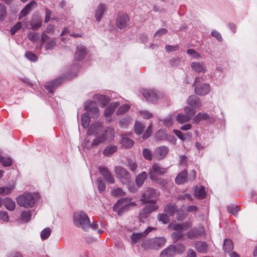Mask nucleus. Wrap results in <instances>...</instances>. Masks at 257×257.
<instances>
[{
	"instance_id": "obj_16",
	"label": "nucleus",
	"mask_w": 257,
	"mask_h": 257,
	"mask_svg": "<svg viewBox=\"0 0 257 257\" xmlns=\"http://www.w3.org/2000/svg\"><path fill=\"white\" fill-rule=\"evenodd\" d=\"M89 136H87L82 144V146L83 148L87 149H90L93 147H96L100 145L97 137L91 140L89 138Z\"/></svg>"
},
{
	"instance_id": "obj_44",
	"label": "nucleus",
	"mask_w": 257,
	"mask_h": 257,
	"mask_svg": "<svg viewBox=\"0 0 257 257\" xmlns=\"http://www.w3.org/2000/svg\"><path fill=\"white\" fill-rule=\"evenodd\" d=\"M117 150L115 146L110 145L106 147L103 151V154L106 157L111 156Z\"/></svg>"
},
{
	"instance_id": "obj_17",
	"label": "nucleus",
	"mask_w": 257,
	"mask_h": 257,
	"mask_svg": "<svg viewBox=\"0 0 257 257\" xmlns=\"http://www.w3.org/2000/svg\"><path fill=\"white\" fill-rule=\"evenodd\" d=\"M62 78H58L54 81L47 83L45 85V87L49 93H52L53 92L54 90L62 83Z\"/></svg>"
},
{
	"instance_id": "obj_48",
	"label": "nucleus",
	"mask_w": 257,
	"mask_h": 257,
	"mask_svg": "<svg viewBox=\"0 0 257 257\" xmlns=\"http://www.w3.org/2000/svg\"><path fill=\"white\" fill-rule=\"evenodd\" d=\"M184 110L185 114H186L190 119H191L196 113L195 108H193V107L191 108L190 106L185 107Z\"/></svg>"
},
{
	"instance_id": "obj_22",
	"label": "nucleus",
	"mask_w": 257,
	"mask_h": 257,
	"mask_svg": "<svg viewBox=\"0 0 257 257\" xmlns=\"http://www.w3.org/2000/svg\"><path fill=\"white\" fill-rule=\"evenodd\" d=\"M102 127V123L99 122H97L94 123H92L89 128L87 130V135H97L98 133L101 130Z\"/></svg>"
},
{
	"instance_id": "obj_54",
	"label": "nucleus",
	"mask_w": 257,
	"mask_h": 257,
	"mask_svg": "<svg viewBox=\"0 0 257 257\" xmlns=\"http://www.w3.org/2000/svg\"><path fill=\"white\" fill-rule=\"evenodd\" d=\"M167 213L159 214L158 215V219L159 221H162L164 224H167L170 221L169 217Z\"/></svg>"
},
{
	"instance_id": "obj_51",
	"label": "nucleus",
	"mask_w": 257,
	"mask_h": 257,
	"mask_svg": "<svg viewBox=\"0 0 257 257\" xmlns=\"http://www.w3.org/2000/svg\"><path fill=\"white\" fill-rule=\"evenodd\" d=\"M130 108V106L128 104H123L121 106H120L118 109L117 110L116 112V114L117 115H120L123 113H125L128 110V109Z\"/></svg>"
},
{
	"instance_id": "obj_58",
	"label": "nucleus",
	"mask_w": 257,
	"mask_h": 257,
	"mask_svg": "<svg viewBox=\"0 0 257 257\" xmlns=\"http://www.w3.org/2000/svg\"><path fill=\"white\" fill-rule=\"evenodd\" d=\"M131 121V118L129 117L121 118L119 121V125L122 127H125Z\"/></svg>"
},
{
	"instance_id": "obj_56",
	"label": "nucleus",
	"mask_w": 257,
	"mask_h": 257,
	"mask_svg": "<svg viewBox=\"0 0 257 257\" xmlns=\"http://www.w3.org/2000/svg\"><path fill=\"white\" fill-rule=\"evenodd\" d=\"M28 38L31 41L36 42L39 38V36L37 33L30 32L28 34Z\"/></svg>"
},
{
	"instance_id": "obj_10",
	"label": "nucleus",
	"mask_w": 257,
	"mask_h": 257,
	"mask_svg": "<svg viewBox=\"0 0 257 257\" xmlns=\"http://www.w3.org/2000/svg\"><path fill=\"white\" fill-rule=\"evenodd\" d=\"M41 44L39 48L41 49L42 45L45 44V48L46 50H52L56 45V42L54 38H50L45 32L41 34Z\"/></svg>"
},
{
	"instance_id": "obj_45",
	"label": "nucleus",
	"mask_w": 257,
	"mask_h": 257,
	"mask_svg": "<svg viewBox=\"0 0 257 257\" xmlns=\"http://www.w3.org/2000/svg\"><path fill=\"white\" fill-rule=\"evenodd\" d=\"M90 117L87 113H83L81 116V125L84 128H87L90 124Z\"/></svg>"
},
{
	"instance_id": "obj_2",
	"label": "nucleus",
	"mask_w": 257,
	"mask_h": 257,
	"mask_svg": "<svg viewBox=\"0 0 257 257\" xmlns=\"http://www.w3.org/2000/svg\"><path fill=\"white\" fill-rule=\"evenodd\" d=\"M38 197L36 193L25 192L17 198L18 204L25 208L33 207L35 203V199Z\"/></svg>"
},
{
	"instance_id": "obj_18",
	"label": "nucleus",
	"mask_w": 257,
	"mask_h": 257,
	"mask_svg": "<svg viewBox=\"0 0 257 257\" xmlns=\"http://www.w3.org/2000/svg\"><path fill=\"white\" fill-rule=\"evenodd\" d=\"M99 171L108 183L113 184L114 183V178L108 171L107 168L100 166L99 167Z\"/></svg>"
},
{
	"instance_id": "obj_14",
	"label": "nucleus",
	"mask_w": 257,
	"mask_h": 257,
	"mask_svg": "<svg viewBox=\"0 0 257 257\" xmlns=\"http://www.w3.org/2000/svg\"><path fill=\"white\" fill-rule=\"evenodd\" d=\"M153 229L154 228L153 227L150 226L143 232L133 233L130 237L132 244H134L137 243L140 239L148 234V233Z\"/></svg>"
},
{
	"instance_id": "obj_13",
	"label": "nucleus",
	"mask_w": 257,
	"mask_h": 257,
	"mask_svg": "<svg viewBox=\"0 0 257 257\" xmlns=\"http://www.w3.org/2000/svg\"><path fill=\"white\" fill-rule=\"evenodd\" d=\"M129 18L125 14H118L116 18V26L122 29L128 26Z\"/></svg>"
},
{
	"instance_id": "obj_9",
	"label": "nucleus",
	"mask_w": 257,
	"mask_h": 257,
	"mask_svg": "<svg viewBox=\"0 0 257 257\" xmlns=\"http://www.w3.org/2000/svg\"><path fill=\"white\" fill-rule=\"evenodd\" d=\"M202 81L201 77H197L195 80L194 84L196 85L194 91L196 94L199 95H205L210 91V86L208 84L204 83L203 84H197L198 83Z\"/></svg>"
},
{
	"instance_id": "obj_5",
	"label": "nucleus",
	"mask_w": 257,
	"mask_h": 257,
	"mask_svg": "<svg viewBox=\"0 0 257 257\" xmlns=\"http://www.w3.org/2000/svg\"><path fill=\"white\" fill-rule=\"evenodd\" d=\"M166 240L164 237H156L144 240L142 246L145 249H159L162 247L166 243Z\"/></svg>"
},
{
	"instance_id": "obj_36",
	"label": "nucleus",
	"mask_w": 257,
	"mask_h": 257,
	"mask_svg": "<svg viewBox=\"0 0 257 257\" xmlns=\"http://www.w3.org/2000/svg\"><path fill=\"white\" fill-rule=\"evenodd\" d=\"M173 132L181 140L183 141L186 140L190 141L192 137L191 134L190 133L183 134L181 131L177 130H174Z\"/></svg>"
},
{
	"instance_id": "obj_37",
	"label": "nucleus",
	"mask_w": 257,
	"mask_h": 257,
	"mask_svg": "<svg viewBox=\"0 0 257 257\" xmlns=\"http://www.w3.org/2000/svg\"><path fill=\"white\" fill-rule=\"evenodd\" d=\"M149 175L150 179L162 186H165L167 183V181L163 178H157L155 175L152 173V171H149Z\"/></svg>"
},
{
	"instance_id": "obj_35",
	"label": "nucleus",
	"mask_w": 257,
	"mask_h": 257,
	"mask_svg": "<svg viewBox=\"0 0 257 257\" xmlns=\"http://www.w3.org/2000/svg\"><path fill=\"white\" fill-rule=\"evenodd\" d=\"M94 99L102 106L105 105L110 100L108 96L100 94L95 95L94 96Z\"/></svg>"
},
{
	"instance_id": "obj_29",
	"label": "nucleus",
	"mask_w": 257,
	"mask_h": 257,
	"mask_svg": "<svg viewBox=\"0 0 257 257\" xmlns=\"http://www.w3.org/2000/svg\"><path fill=\"white\" fill-rule=\"evenodd\" d=\"M187 170L186 169L184 170L182 172H181L175 178V183L177 184H182L187 182Z\"/></svg>"
},
{
	"instance_id": "obj_50",
	"label": "nucleus",
	"mask_w": 257,
	"mask_h": 257,
	"mask_svg": "<svg viewBox=\"0 0 257 257\" xmlns=\"http://www.w3.org/2000/svg\"><path fill=\"white\" fill-rule=\"evenodd\" d=\"M111 194L116 197H122L125 195V193L121 188H117L111 191Z\"/></svg>"
},
{
	"instance_id": "obj_61",
	"label": "nucleus",
	"mask_w": 257,
	"mask_h": 257,
	"mask_svg": "<svg viewBox=\"0 0 257 257\" xmlns=\"http://www.w3.org/2000/svg\"><path fill=\"white\" fill-rule=\"evenodd\" d=\"M187 53L192 56L195 59H199L201 58V55L196 52L194 49H189L187 50Z\"/></svg>"
},
{
	"instance_id": "obj_1",
	"label": "nucleus",
	"mask_w": 257,
	"mask_h": 257,
	"mask_svg": "<svg viewBox=\"0 0 257 257\" xmlns=\"http://www.w3.org/2000/svg\"><path fill=\"white\" fill-rule=\"evenodd\" d=\"M191 227L192 224L190 222H185L182 223L175 224L173 223L170 224L168 227L177 231L173 232L171 234V237L173 242H176L178 240L182 238L184 236L183 231Z\"/></svg>"
},
{
	"instance_id": "obj_59",
	"label": "nucleus",
	"mask_w": 257,
	"mask_h": 257,
	"mask_svg": "<svg viewBox=\"0 0 257 257\" xmlns=\"http://www.w3.org/2000/svg\"><path fill=\"white\" fill-rule=\"evenodd\" d=\"M164 125L166 126H170L172 124L173 116L172 114H169L163 120Z\"/></svg>"
},
{
	"instance_id": "obj_41",
	"label": "nucleus",
	"mask_w": 257,
	"mask_h": 257,
	"mask_svg": "<svg viewBox=\"0 0 257 257\" xmlns=\"http://www.w3.org/2000/svg\"><path fill=\"white\" fill-rule=\"evenodd\" d=\"M224 250L228 253H230L233 249V243L231 240L226 239L224 241L223 246Z\"/></svg>"
},
{
	"instance_id": "obj_55",
	"label": "nucleus",
	"mask_w": 257,
	"mask_h": 257,
	"mask_svg": "<svg viewBox=\"0 0 257 257\" xmlns=\"http://www.w3.org/2000/svg\"><path fill=\"white\" fill-rule=\"evenodd\" d=\"M3 187L4 195H8L10 194L14 190L15 188V183H13Z\"/></svg>"
},
{
	"instance_id": "obj_6",
	"label": "nucleus",
	"mask_w": 257,
	"mask_h": 257,
	"mask_svg": "<svg viewBox=\"0 0 257 257\" xmlns=\"http://www.w3.org/2000/svg\"><path fill=\"white\" fill-rule=\"evenodd\" d=\"M159 197V193L152 188H148L142 194L141 201L143 204H156Z\"/></svg>"
},
{
	"instance_id": "obj_49",
	"label": "nucleus",
	"mask_w": 257,
	"mask_h": 257,
	"mask_svg": "<svg viewBox=\"0 0 257 257\" xmlns=\"http://www.w3.org/2000/svg\"><path fill=\"white\" fill-rule=\"evenodd\" d=\"M51 233V230L50 228L47 227L44 229L41 232V237L42 240L47 239Z\"/></svg>"
},
{
	"instance_id": "obj_60",
	"label": "nucleus",
	"mask_w": 257,
	"mask_h": 257,
	"mask_svg": "<svg viewBox=\"0 0 257 257\" xmlns=\"http://www.w3.org/2000/svg\"><path fill=\"white\" fill-rule=\"evenodd\" d=\"M12 160L10 157H3V161L1 162L2 165L5 167L11 166L12 164Z\"/></svg>"
},
{
	"instance_id": "obj_4",
	"label": "nucleus",
	"mask_w": 257,
	"mask_h": 257,
	"mask_svg": "<svg viewBox=\"0 0 257 257\" xmlns=\"http://www.w3.org/2000/svg\"><path fill=\"white\" fill-rule=\"evenodd\" d=\"M136 205V203L131 202L130 199L124 198L117 200L113 207V210L117 212L118 215L121 216L128 208Z\"/></svg>"
},
{
	"instance_id": "obj_39",
	"label": "nucleus",
	"mask_w": 257,
	"mask_h": 257,
	"mask_svg": "<svg viewBox=\"0 0 257 257\" xmlns=\"http://www.w3.org/2000/svg\"><path fill=\"white\" fill-rule=\"evenodd\" d=\"M209 116L207 113L205 112H199L193 118V121L195 123H198L200 121L208 119Z\"/></svg>"
},
{
	"instance_id": "obj_32",
	"label": "nucleus",
	"mask_w": 257,
	"mask_h": 257,
	"mask_svg": "<svg viewBox=\"0 0 257 257\" xmlns=\"http://www.w3.org/2000/svg\"><path fill=\"white\" fill-rule=\"evenodd\" d=\"M34 5H36V2L35 1L31 2L30 3L27 4L21 11L19 19H20L23 17L26 16L31 11L32 7Z\"/></svg>"
},
{
	"instance_id": "obj_15",
	"label": "nucleus",
	"mask_w": 257,
	"mask_h": 257,
	"mask_svg": "<svg viewBox=\"0 0 257 257\" xmlns=\"http://www.w3.org/2000/svg\"><path fill=\"white\" fill-rule=\"evenodd\" d=\"M204 232L203 227H194L190 229L186 233L188 238L193 239L202 235Z\"/></svg>"
},
{
	"instance_id": "obj_42",
	"label": "nucleus",
	"mask_w": 257,
	"mask_h": 257,
	"mask_svg": "<svg viewBox=\"0 0 257 257\" xmlns=\"http://www.w3.org/2000/svg\"><path fill=\"white\" fill-rule=\"evenodd\" d=\"M147 173L146 172H143L141 174L136 177V182L139 187H141L143 185L145 180L147 177Z\"/></svg>"
},
{
	"instance_id": "obj_7",
	"label": "nucleus",
	"mask_w": 257,
	"mask_h": 257,
	"mask_svg": "<svg viewBox=\"0 0 257 257\" xmlns=\"http://www.w3.org/2000/svg\"><path fill=\"white\" fill-rule=\"evenodd\" d=\"M114 170L116 177L122 184L127 185L130 184L131 182V176L126 169L120 166H117L115 168Z\"/></svg>"
},
{
	"instance_id": "obj_25",
	"label": "nucleus",
	"mask_w": 257,
	"mask_h": 257,
	"mask_svg": "<svg viewBox=\"0 0 257 257\" xmlns=\"http://www.w3.org/2000/svg\"><path fill=\"white\" fill-rule=\"evenodd\" d=\"M192 70L197 73H205L206 69L203 62H193L191 65Z\"/></svg>"
},
{
	"instance_id": "obj_40",
	"label": "nucleus",
	"mask_w": 257,
	"mask_h": 257,
	"mask_svg": "<svg viewBox=\"0 0 257 257\" xmlns=\"http://www.w3.org/2000/svg\"><path fill=\"white\" fill-rule=\"evenodd\" d=\"M195 196L196 198L199 199H203L206 196V192L205 191V188L203 186H200L199 188L197 187H195Z\"/></svg>"
},
{
	"instance_id": "obj_8",
	"label": "nucleus",
	"mask_w": 257,
	"mask_h": 257,
	"mask_svg": "<svg viewBox=\"0 0 257 257\" xmlns=\"http://www.w3.org/2000/svg\"><path fill=\"white\" fill-rule=\"evenodd\" d=\"M115 132L113 128L107 127L102 133L96 137L99 143V144L104 143L105 142H110L114 139Z\"/></svg>"
},
{
	"instance_id": "obj_57",
	"label": "nucleus",
	"mask_w": 257,
	"mask_h": 257,
	"mask_svg": "<svg viewBox=\"0 0 257 257\" xmlns=\"http://www.w3.org/2000/svg\"><path fill=\"white\" fill-rule=\"evenodd\" d=\"M98 183V188L99 193H103L105 190V185L104 182L102 181L100 178H98L97 180Z\"/></svg>"
},
{
	"instance_id": "obj_64",
	"label": "nucleus",
	"mask_w": 257,
	"mask_h": 257,
	"mask_svg": "<svg viewBox=\"0 0 257 257\" xmlns=\"http://www.w3.org/2000/svg\"><path fill=\"white\" fill-rule=\"evenodd\" d=\"M227 210L229 213L233 214L236 216L238 211V207L235 205H230L227 207Z\"/></svg>"
},
{
	"instance_id": "obj_26",
	"label": "nucleus",
	"mask_w": 257,
	"mask_h": 257,
	"mask_svg": "<svg viewBox=\"0 0 257 257\" xmlns=\"http://www.w3.org/2000/svg\"><path fill=\"white\" fill-rule=\"evenodd\" d=\"M150 171H152L154 175L156 174L159 175H162L167 172L168 168L162 167L159 164L155 163L153 165L152 169H150Z\"/></svg>"
},
{
	"instance_id": "obj_34",
	"label": "nucleus",
	"mask_w": 257,
	"mask_h": 257,
	"mask_svg": "<svg viewBox=\"0 0 257 257\" xmlns=\"http://www.w3.org/2000/svg\"><path fill=\"white\" fill-rule=\"evenodd\" d=\"M179 210L175 205L169 204L167 205L164 208V212L169 216H172L174 215L175 212H178Z\"/></svg>"
},
{
	"instance_id": "obj_62",
	"label": "nucleus",
	"mask_w": 257,
	"mask_h": 257,
	"mask_svg": "<svg viewBox=\"0 0 257 257\" xmlns=\"http://www.w3.org/2000/svg\"><path fill=\"white\" fill-rule=\"evenodd\" d=\"M22 27L21 22H18L11 29L10 32L12 35H14L19 29Z\"/></svg>"
},
{
	"instance_id": "obj_43",
	"label": "nucleus",
	"mask_w": 257,
	"mask_h": 257,
	"mask_svg": "<svg viewBox=\"0 0 257 257\" xmlns=\"http://www.w3.org/2000/svg\"><path fill=\"white\" fill-rule=\"evenodd\" d=\"M31 211H25L22 212L20 216V220L23 223L29 222L31 218Z\"/></svg>"
},
{
	"instance_id": "obj_28",
	"label": "nucleus",
	"mask_w": 257,
	"mask_h": 257,
	"mask_svg": "<svg viewBox=\"0 0 257 257\" xmlns=\"http://www.w3.org/2000/svg\"><path fill=\"white\" fill-rule=\"evenodd\" d=\"M119 105L118 101L111 102L105 108L104 111V115L105 117H109L113 113L115 109Z\"/></svg>"
},
{
	"instance_id": "obj_12",
	"label": "nucleus",
	"mask_w": 257,
	"mask_h": 257,
	"mask_svg": "<svg viewBox=\"0 0 257 257\" xmlns=\"http://www.w3.org/2000/svg\"><path fill=\"white\" fill-rule=\"evenodd\" d=\"M158 209V206L156 204H150L149 205H147L143 209V210L139 214L140 220L142 222H144L145 219L148 217L150 213L157 210Z\"/></svg>"
},
{
	"instance_id": "obj_33",
	"label": "nucleus",
	"mask_w": 257,
	"mask_h": 257,
	"mask_svg": "<svg viewBox=\"0 0 257 257\" xmlns=\"http://www.w3.org/2000/svg\"><path fill=\"white\" fill-rule=\"evenodd\" d=\"M120 144L125 148H131L134 146V142L126 135H122Z\"/></svg>"
},
{
	"instance_id": "obj_53",
	"label": "nucleus",
	"mask_w": 257,
	"mask_h": 257,
	"mask_svg": "<svg viewBox=\"0 0 257 257\" xmlns=\"http://www.w3.org/2000/svg\"><path fill=\"white\" fill-rule=\"evenodd\" d=\"M144 128V126L141 123L139 122H136L135 125V132L136 134L140 135L142 133Z\"/></svg>"
},
{
	"instance_id": "obj_20",
	"label": "nucleus",
	"mask_w": 257,
	"mask_h": 257,
	"mask_svg": "<svg viewBox=\"0 0 257 257\" xmlns=\"http://www.w3.org/2000/svg\"><path fill=\"white\" fill-rule=\"evenodd\" d=\"M87 53L86 48L83 46H80L76 48L74 58L76 61H81L83 60Z\"/></svg>"
},
{
	"instance_id": "obj_11",
	"label": "nucleus",
	"mask_w": 257,
	"mask_h": 257,
	"mask_svg": "<svg viewBox=\"0 0 257 257\" xmlns=\"http://www.w3.org/2000/svg\"><path fill=\"white\" fill-rule=\"evenodd\" d=\"M84 109L92 117H97L99 116V110L93 101H87L84 105Z\"/></svg>"
},
{
	"instance_id": "obj_27",
	"label": "nucleus",
	"mask_w": 257,
	"mask_h": 257,
	"mask_svg": "<svg viewBox=\"0 0 257 257\" xmlns=\"http://www.w3.org/2000/svg\"><path fill=\"white\" fill-rule=\"evenodd\" d=\"M106 6L104 4H100L98 6L95 13V18L97 22H99L101 20L106 11Z\"/></svg>"
},
{
	"instance_id": "obj_19",
	"label": "nucleus",
	"mask_w": 257,
	"mask_h": 257,
	"mask_svg": "<svg viewBox=\"0 0 257 257\" xmlns=\"http://www.w3.org/2000/svg\"><path fill=\"white\" fill-rule=\"evenodd\" d=\"M142 93L148 101L155 102L157 99V93L153 90L144 89L142 91Z\"/></svg>"
},
{
	"instance_id": "obj_46",
	"label": "nucleus",
	"mask_w": 257,
	"mask_h": 257,
	"mask_svg": "<svg viewBox=\"0 0 257 257\" xmlns=\"http://www.w3.org/2000/svg\"><path fill=\"white\" fill-rule=\"evenodd\" d=\"M191 119L185 114L178 113L176 116V120L180 123L189 121Z\"/></svg>"
},
{
	"instance_id": "obj_52",
	"label": "nucleus",
	"mask_w": 257,
	"mask_h": 257,
	"mask_svg": "<svg viewBox=\"0 0 257 257\" xmlns=\"http://www.w3.org/2000/svg\"><path fill=\"white\" fill-rule=\"evenodd\" d=\"M25 56L28 60L32 62H35L38 60V57L31 52H26Z\"/></svg>"
},
{
	"instance_id": "obj_31",
	"label": "nucleus",
	"mask_w": 257,
	"mask_h": 257,
	"mask_svg": "<svg viewBox=\"0 0 257 257\" xmlns=\"http://www.w3.org/2000/svg\"><path fill=\"white\" fill-rule=\"evenodd\" d=\"M3 204L9 211H13L16 207L15 201L9 197L3 199Z\"/></svg>"
},
{
	"instance_id": "obj_3",
	"label": "nucleus",
	"mask_w": 257,
	"mask_h": 257,
	"mask_svg": "<svg viewBox=\"0 0 257 257\" xmlns=\"http://www.w3.org/2000/svg\"><path fill=\"white\" fill-rule=\"evenodd\" d=\"M73 221L75 226L81 227L83 230L87 231L90 228V221L87 214L82 212L74 214Z\"/></svg>"
},
{
	"instance_id": "obj_23",
	"label": "nucleus",
	"mask_w": 257,
	"mask_h": 257,
	"mask_svg": "<svg viewBox=\"0 0 257 257\" xmlns=\"http://www.w3.org/2000/svg\"><path fill=\"white\" fill-rule=\"evenodd\" d=\"M176 253L175 245H171L162 250L160 257H173Z\"/></svg>"
},
{
	"instance_id": "obj_38",
	"label": "nucleus",
	"mask_w": 257,
	"mask_h": 257,
	"mask_svg": "<svg viewBox=\"0 0 257 257\" xmlns=\"http://www.w3.org/2000/svg\"><path fill=\"white\" fill-rule=\"evenodd\" d=\"M42 19L39 16L32 18L31 22V28L33 30H37L42 26Z\"/></svg>"
},
{
	"instance_id": "obj_30",
	"label": "nucleus",
	"mask_w": 257,
	"mask_h": 257,
	"mask_svg": "<svg viewBox=\"0 0 257 257\" xmlns=\"http://www.w3.org/2000/svg\"><path fill=\"white\" fill-rule=\"evenodd\" d=\"M195 247L197 251L202 253H205L208 250V246L207 243L204 241H197L195 243Z\"/></svg>"
},
{
	"instance_id": "obj_21",
	"label": "nucleus",
	"mask_w": 257,
	"mask_h": 257,
	"mask_svg": "<svg viewBox=\"0 0 257 257\" xmlns=\"http://www.w3.org/2000/svg\"><path fill=\"white\" fill-rule=\"evenodd\" d=\"M187 104L195 109L200 108L202 106V103L200 99L195 96H190L188 97Z\"/></svg>"
},
{
	"instance_id": "obj_24",
	"label": "nucleus",
	"mask_w": 257,
	"mask_h": 257,
	"mask_svg": "<svg viewBox=\"0 0 257 257\" xmlns=\"http://www.w3.org/2000/svg\"><path fill=\"white\" fill-rule=\"evenodd\" d=\"M169 152V149L167 147L162 146L158 147L156 150V153L157 154V159L160 160L165 158Z\"/></svg>"
},
{
	"instance_id": "obj_47",
	"label": "nucleus",
	"mask_w": 257,
	"mask_h": 257,
	"mask_svg": "<svg viewBox=\"0 0 257 257\" xmlns=\"http://www.w3.org/2000/svg\"><path fill=\"white\" fill-rule=\"evenodd\" d=\"M7 14L6 6L4 4H0V22H3L5 20Z\"/></svg>"
},
{
	"instance_id": "obj_63",
	"label": "nucleus",
	"mask_w": 257,
	"mask_h": 257,
	"mask_svg": "<svg viewBox=\"0 0 257 257\" xmlns=\"http://www.w3.org/2000/svg\"><path fill=\"white\" fill-rule=\"evenodd\" d=\"M141 115L145 119H149L153 117V114L148 110H143L140 111Z\"/></svg>"
}]
</instances>
